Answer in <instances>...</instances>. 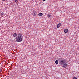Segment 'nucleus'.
<instances>
[{
  "label": "nucleus",
  "instance_id": "obj_1",
  "mask_svg": "<svg viewBox=\"0 0 79 79\" xmlns=\"http://www.w3.org/2000/svg\"><path fill=\"white\" fill-rule=\"evenodd\" d=\"M18 37L16 39V41L17 42H21L23 40V36L22 34L19 33L18 35Z\"/></svg>",
  "mask_w": 79,
  "mask_h": 79
},
{
  "label": "nucleus",
  "instance_id": "obj_2",
  "mask_svg": "<svg viewBox=\"0 0 79 79\" xmlns=\"http://www.w3.org/2000/svg\"><path fill=\"white\" fill-rule=\"evenodd\" d=\"M66 62V59H64L61 60L59 61V63L60 65H63L64 63Z\"/></svg>",
  "mask_w": 79,
  "mask_h": 79
},
{
  "label": "nucleus",
  "instance_id": "obj_3",
  "mask_svg": "<svg viewBox=\"0 0 79 79\" xmlns=\"http://www.w3.org/2000/svg\"><path fill=\"white\" fill-rule=\"evenodd\" d=\"M37 12H36V11H33V12L32 14L33 16H36V15H37Z\"/></svg>",
  "mask_w": 79,
  "mask_h": 79
},
{
  "label": "nucleus",
  "instance_id": "obj_4",
  "mask_svg": "<svg viewBox=\"0 0 79 79\" xmlns=\"http://www.w3.org/2000/svg\"><path fill=\"white\" fill-rule=\"evenodd\" d=\"M62 65L63 67V68H66V67H67V65H68V64H67L66 63H65L63 65Z\"/></svg>",
  "mask_w": 79,
  "mask_h": 79
},
{
  "label": "nucleus",
  "instance_id": "obj_5",
  "mask_svg": "<svg viewBox=\"0 0 79 79\" xmlns=\"http://www.w3.org/2000/svg\"><path fill=\"white\" fill-rule=\"evenodd\" d=\"M64 32L65 33H67V32H68V29H65L64 30Z\"/></svg>",
  "mask_w": 79,
  "mask_h": 79
},
{
  "label": "nucleus",
  "instance_id": "obj_6",
  "mask_svg": "<svg viewBox=\"0 0 79 79\" xmlns=\"http://www.w3.org/2000/svg\"><path fill=\"white\" fill-rule=\"evenodd\" d=\"M61 26V24L60 23H59L57 25V28H58L60 27Z\"/></svg>",
  "mask_w": 79,
  "mask_h": 79
},
{
  "label": "nucleus",
  "instance_id": "obj_7",
  "mask_svg": "<svg viewBox=\"0 0 79 79\" xmlns=\"http://www.w3.org/2000/svg\"><path fill=\"white\" fill-rule=\"evenodd\" d=\"M42 15H43V14H42V13H39L38 14V16H42Z\"/></svg>",
  "mask_w": 79,
  "mask_h": 79
},
{
  "label": "nucleus",
  "instance_id": "obj_8",
  "mask_svg": "<svg viewBox=\"0 0 79 79\" xmlns=\"http://www.w3.org/2000/svg\"><path fill=\"white\" fill-rule=\"evenodd\" d=\"M13 35L14 37H16L17 36V34L16 33H15Z\"/></svg>",
  "mask_w": 79,
  "mask_h": 79
},
{
  "label": "nucleus",
  "instance_id": "obj_9",
  "mask_svg": "<svg viewBox=\"0 0 79 79\" xmlns=\"http://www.w3.org/2000/svg\"><path fill=\"white\" fill-rule=\"evenodd\" d=\"M56 64H58V60H57L55 61Z\"/></svg>",
  "mask_w": 79,
  "mask_h": 79
},
{
  "label": "nucleus",
  "instance_id": "obj_10",
  "mask_svg": "<svg viewBox=\"0 0 79 79\" xmlns=\"http://www.w3.org/2000/svg\"><path fill=\"white\" fill-rule=\"evenodd\" d=\"M48 18H50L51 16V15H50V14H48Z\"/></svg>",
  "mask_w": 79,
  "mask_h": 79
},
{
  "label": "nucleus",
  "instance_id": "obj_11",
  "mask_svg": "<svg viewBox=\"0 0 79 79\" xmlns=\"http://www.w3.org/2000/svg\"><path fill=\"white\" fill-rule=\"evenodd\" d=\"M15 2L16 4H17V3H18V0H15Z\"/></svg>",
  "mask_w": 79,
  "mask_h": 79
},
{
  "label": "nucleus",
  "instance_id": "obj_12",
  "mask_svg": "<svg viewBox=\"0 0 79 79\" xmlns=\"http://www.w3.org/2000/svg\"><path fill=\"white\" fill-rule=\"evenodd\" d=\"M4 15V13L2 12L1 13V15Z\"/></svg>",
  "mask_w": 79,
  "mask_h": 79
},
{
  "label": "nucleus",
  "instance_id": "obj_13",
  "mask_svg": "<svg viewBox=\"0 0 79 79\" xmlns=\"http://www.w3.org/2000/svg\"><path fill=\"white\" fill-rule=\"evenodd\" d=\"M73 79H77V78L76 77H74L73 78Z\"/></svg>",
  "mask_w": 79,
  "mask_h": 79
},
{
  "label": "nucleus",
  "instance_id": "obj_14",
  "mask_svg": "<svg viewBox=\"0 0 79 79\" xmlns=\"http://www.w3.org/2000/svg\"><path fill=\"white\" fill-rule=\"evenodd\" d=\"M6 0H2V1L3 2H5V1Z\"/></svg>",
  "mask_w": 79,
  "mask_h": 79
},
{
  "label": "nucleus",
  "instance_id": "obj_15",
  "mask_svg": "<svg viewBox=\"0 0 79 79\" xmlns=\"http://www.w3.org/2000/svg\"><path fill=\"white\" fill-rule=\"evenodd\" d=\"M2 71V69H0V71Z\"/></svg>",
  "mask_w": 79,
  "mask_h": 79
},
{
  "label": "nucleus",
  "instance_id": "obj_16",
  "mask_svg": "<svg viewBox=\"0 0 79 79\" xmlns=\"http://www.w3.org/2000/svg\"><path fill=\"white\" fill-rule=\"evenodd\" d=\"M46 0H43V2H45Z\"/></svg>",
  "mask_w": 79,
  "mask_h": 79
},
{
  "label": "nucleus",
  "instance_id": "obj_17",
  "mask_svg": "<svg viewBox=\"0 0 79 79\" xmlns=\"http://www.w3.org/2000/svg\"><path fill=\"white\" fill-rule=\"evenodd\" d=\"M14 2V3H15V2H14V1H13Z\"/></svg>",
  "mask_w": 79,
  "mask_h": 79
}]
</instances>
